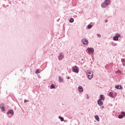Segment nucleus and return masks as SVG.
<instances>
[{
    "label": "nucleus",
    "instance_id": "nucleus-1",
    "mask_svg": "<svg viewBox=\"0 0 125 125\" xmlns=\"http://www.w3.org/2000/svg\"><path fill=\"white\" fill-rule=\"evenodd\" d=\"M87 76L89 80H91L93 77V72L89 70L87 71Z\"/></svg>",
    "mask_w": 125,
    "mask_h": 125
},
{
    "label": "nucleus",
    "instance_id": "nucleus-2",
    "mask_svg": "<svg viewBox=\"0 0 125 125\" xmlns=\"http://www.w3.org/2000/svg\"><path fill=\"white\" fill-rule=\"evenodd\" d=\"M72 70L74 73L78 74V73H79V67L75 65L72 68Z\"/></svg>",
    "mask_w": 125,
    "mask_h": 125
},
{
    "label": "nucleus",
    "instance_id": "nucleus-3",
    "mask_svg": "<svg viewBox=\"0 0 125 125\" xmlns=\"http://www.w3.org/2000/svg\"><path fill=\"white\" fill-rule=\"evenodd\" d=\"M87 50L89 54H91V53H93L94 52V49L92 48H88Z\"/></svg>",
    "mask_w": 125,
    "mask_h": 125
},
{
    "label": "nucleus",
    "instance_id": "nucleus-4",
    "mask_svg": "<svg viewBox=\"0 0 125 125\" xmlns=\"http://www.w3.org/2000/svg\"><path fill=\"white\" fill-rule=\"evenodd\" d=\"M82 42L83 44H85V45H87L88 44V41L86 40V39L82 40Z\"/></svg>",
    "mask_w": 125,
    "mask_h": 125
},
{
    "label": "nucleus",
    "instance_id": "nucleus-5",
    "mask_svg": "<svg viewBox=\"0 0 125 125\" xmlns=\"http://www.w3.org/2000/svg\"><path fill=\"white\" fill-rule=\"evenodd\" d=\"M115 87L117 89H123V86L121 85H116L115 86Z\"/></svg>",
    "mask_w": 125,
    "mask_h": 125
},
{
    "label": "nucleus",
    "instance_id": "nucleus-6",
    "mask_svg": "<svg viewBox=\"0 0 125 125\" xmlns=\"http://www.w3.org/2000/svg\"><path fill=\"white\" fill-rule=\"evenodd\" d=\"M4 104H0V109H1V111L2 112H4Z\"/></svg>",
    "mask_w": 125,
    "mask_h": 125
},
{
    "label": "nucleus",
    "instance_id": "nucleus-7",
    "mask_svg": "<svg viewBox=\"0 0 125 125\" xmlns=\"http://www.w3.org/2000/svg\"><path fill=\"white\" fill-rule=\"evenodd\" d=\"M98 104L100 106H102V105H103V102H102V100H101V99H99L98 101Z\"/></svg>",
    "mask_w": 125,
    "mask_h": 125
},
{
    "label": "nucleus",
    "instance_id": "nucleus-8",
    "mask_svg": "<svg viewBox=\"0 0 125 125\" xmlns=\"http://www.w3.org/2000/svg\"><path fill=\"white\" fill-rule=\"evenodd\" d=\"M78 90L79 91H80V92H82L83 91V87L82 86H80L78 87Z\"/></svg>",
    "mask_w": 125,
    "mask_h": 125
},
{
    "label": "nucleus",
    "instance_id": "nucleus-9",
    "mask_svg": "<svg viewBox=\"0 0 125 125\" xmlns=\"http://www.w3.org/2000/svg\"><path fill=\"white\" fill-rule=\"evenodd\" d=\"M7 115H9V114H11V115H14V112L12 110H10L9 111H8L7 113Z\"/></svg>",
    "mask_w": 125,
    "mask_h": 125
},
{
    "label": "nucleus",
    "instance_id": "nucleus-10",
    "mask_svg": "<svg viewBox=\"0 0 125 125\" xmlns=\"http://www.w3.org/2000/svg\"><path fill=\"white\" fill-rule=\"evenodd\" d=\"M104 2L106 5H109L110 4V0H105Z\"/></svg>",
    "mask_w": 125,
    "mask_h": 125
},
{
    "label": "nucleus",
    "instance_id": "nucleus-11",
    "mask_svg": "<svg viewBox=\"0 0 125 125\" xmlns=\"http://www.w3.org/2000/svg\"><path fill=\"white\" fill-rule=\"evenodd\" d=\"M64 58V56L62 54H60V56H59V60H62Z\"/></svg>",
    "mask_w": 125,
    "mask_h": 125
},
{
    "label": "nucleus",
    "instance_id": "nucleus-12",
    "mask_svg": "<svg viewBox=\"0 0 125 125\" xmlns=\"http://www.w3.org/2000/svg\"><path fill=\"white\" fill-rule=\"evenodd\" d=\"M107 5L106 4L105 2H104L102 4V7H103V8L107 7Z\"/></svg>",
    "mask_w": 125,
    "mask_h": 125
},
{
    "label": "nucleus",
    "instance_id": "nucleus-13",
    "mask_svg": "<svg viewBox=\"0 0 125 125\" xmlns=\"http://www.w3.org/2000/svg\"><path fill=\"white\" fill-rule=\"evenodd\" d=\"M100 99H101V100H105V97L104 96V95H100Z\"/></svg>",
    "mask_w": 125,
    "mask_h": 125
},
{
    "label": "nucleus",
    "instance_id": "nucleus-14",
    "mask_svg": "<svg viewBox=\"0 0 125 125\" xmlns=\"http://www.w3.org/2000/svg\"><path fill=\"white\" fill-rule=\"evenodd\" d=\"M109 96H110V97H111V98H114V94L112 92L109 93Z\"/></svg>",
    "mask_w": 125,
    "mask_h": 125
},
{
    "label": "nucleus",
    "instance_id": "nucleus-15",
    "mask_svg": "<svg viewBox=\"0 0 125 125\" xmlns=\"http://www.w3.org/2000/svg\"><path fill=\"white\" fill-rule=\"evenodd\" d=\"M95 119L97 121V122H99V116L96 115L95 116Z\"/></svg>",
    "mask_w": 125,
    "mask_h": 125
},
{
    "label": "nucleus",
    "instance_id": "nucleus-16",
    "mask_svg": "<svg viewBox=\"0 0 125 125\" xmlns=\"http://www.w3.org/2000/svg\"><path fill=\"white\" fill-rule=\"evenodd\" d=\"M63 81V79L61 78V76H59V83H61Z\"/></svg>",
    "mask_w": 125,
    "mask_h": 125
},
{
    "label": "nucleus",
    "instance_id": "nucleus-17",
    "mask_svg": "<svg viewBox=\"0 0 125 125\" xmlns=\"http://www.w3.org/2000/svg\"><path fill=\"white\" fill-rule=\"evenodd\" d=\"M114 41H118L119 40V38H118L116 35L113 38Z\"/></svg>",
    "mask_w": 125,
    "mask_h": 125
},
{
    "label": "nucleus",
    "instance_id": "nucleus-18",
    "mask_svg": "<svg viewBox=\"0 0 125 125\" xmlns=\"http://www.w3.org/2000/svg\"><path fill=\"white\" fill-rule=\"evenodd\" d=\"M116 74H122V71L120 70H118L117 71H116Z\"/></svg>",
    "mask_w": 125,
    "mask_h": 125
},
{
    "label": "nucleus",
    "instance_id": "nucleus-19",
    "mask_svg": "<svg viewBox=\"0 0 125 125\" xmlns=\"http://www.w3.org/2000/svg\"><path fill=\"white\" fill-rule=\"evenodd\" d=\"M59 118V119H60V120H61L62 122H63V121H64V118L63 117L60 116Z\"/></svg>",
    "mask_w": 125,
    "mask_h": 125
},
{
    "label": "nucleus",
    "instance_id": "nucleus-20",
    "mask_svg": "<svg viewBox=\"0 0 125 125\" xmlns=\"http://www.w3.org/2000/svg\"><path fill=\"white\" fill-rule=\"evenodd\" d=\"M69 22H70V23H73V22H74V19H70L69 20Z\"/></svg>",
    "mask_w": 125,
    "mask_h": 125
},
{
    "label": "nucleus",
    "instance_id": "nucleus-21",
    "mask_svg": "<svg viewBox=\"0 0 125 125\" xmlns=\"http://www.w3.org/2000/svg\"><path fill=\"white\" fill-rule=\"evenodd\" d=\"M118 117L119 119H123V118H124V115H120Z\"/></svg>",
    "mask_w": 125,
    "mask_h": 125
},
{
    "label": "nucleus",
    "instance_id": "nucleus-22",
    "mask_svg": "<svg viewBox=\"0 0 125 125\" xmlns=\"http://www.w3.org/2000/svg\"><path fill=\"white\" fill-rule=\"evenodd\" d=\"M51 88H55V86L53 84H51L50 86Z\"/></svg>",
    "mask_w": 125,
    "mask_h": 125
},
{
    "label": "nucleus",
    "instance_id": "nucleus-23",
    "mask_svg": "<svg viewBox=\"0 0 125 125\" xmlns=\"http://www.w3.org/2000/svg\"><path fill=\"white\" fill-rule=\"evenodd\" d=\"M36 74H40V70L39 69L36 70Z\"/></svg>",
    "mask_w": 125,
    "mask_h": 125
},
{
    "label": "nucleus",
    "instance_id": "nucleus-24",
    "mask_svg": "<svg viewBox=\"0 0 125 125\" xmlns=\"http://www.w3.org/2000/svg\"><path fill=\"white\" fill-rule=\"evenodd\" d=\"M87 27L88 29H91V28H92V25H88Z\"/></svg>",
    "mask_w": 125,
    "mask_h": 125
},
{
    "label": "nucleus",
    "instance_id": "nucleus-25",
    "mask_svg": "<svg viewBox=\"0 0 125 125\" xmlns=\"http://www.w3.org/2000/svg\"><path fill=\"white\" fill-rule=\"evenodd\" d=\"M116 37H117V38L119 39V38H120L121 37V35H120L119 34H117L116 35Z\"/></svg>",
    "mask_w": 125,
    "mask_h": 125
},
{
    "label": "nucleus",
    "instance_id": "nucleus-26",
    "mask_svg": "<svg viewBox=\"0 0 125 125\" xmlns=\"http://www.w3.org/2000/svg\"><path fill=\"white\" fill-rule=\"evenodd\" d=\"M121 114H122L123 116H125V112H124V111L122 112H121Z\"/></svg>",
    "mask_w": 125,
    "mask_h": 125
},
{
    "label": "nucleus",
    "instance_id": "nucleus-27",
    "mask_svg": "<svg viewBox=\"0 0 125 125\" xmlns=\"http://www.w3.org/2000/svg\"><path fill=\"white\" fill-rule=\"evenodd\" d=\"M121 62H125V59H122L121 60Z\"/></svg>",
    "mask_w": 125,
    "mask_h": 125
},
{
    "label": "nucleus",
    "instance_id": "nucleus-28",
    "mask_svg": "<svg viewBox=\"0 0 125 125\" xmlns=\"http://www.w3.org/2000/svg\"><path fill=\"white\" fill-rule=\"evenodd\" d=\"M98 37L99 38H101V35H98Z\"/></svg>",
    "mask_w": 125,
    "mask_h": 125
},
{
    "label": "nucleus",
    "instance_id": "nucleus-29",
    "mask_svg": "<svg viewBox=\"0 0 125 125\" xmlns=\"http://www.w3.org/2000/svg\"><path fill=\"white\" fill-rule=\"evenodd\" d=\"M24 102H28V101L25 100V101H24Z\"/></svg>",
    "mask_w": 125,
    "mask_h": 125
},
{
    "label": "nucleus",
    "instance_id": "nucleus-30",
    "mask_svg": "<svg viewBox=\"0 0 125 125\" xmlns=\"http://www.w3.org/2000/svg\"><path fill=\"white\" fill-rule=\"evenodd\" d=\"M123 66H125V63L123 64Z\"/></svg>",
    "mask_w": 125,
    "mask_h": 125
}]
</instances>
